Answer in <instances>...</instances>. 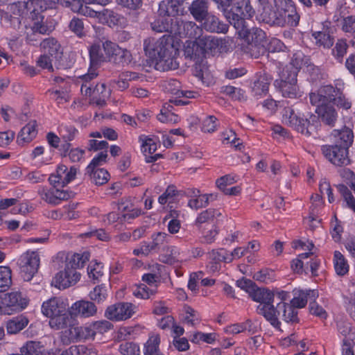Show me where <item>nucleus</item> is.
Masks as SVG:
<instances>
[{
    "label": "nucleus",
    "mask_w": 355,
    "mask_h": 355,
    "mask_svg": "<svg viewBox=\"0 0 355 355\" xmlns=\"http://www.w3.org/2000/svg\"><path fill=\"white\" fill-rule=\"evenodd\" d=\"M80 273L65 267L64 271H60L55 275L52 280V285L59 289H64L75 284L80 279Z\"/></svg>",
    "instance_id": "obj_16"
},
{
    "label": "nucleus",
    "mask_w": 355,
    "mask_h": 355,
    "mask_svg": "<svg viewBox=\"0 0 355 355\" xmlns=\"http://www.w3.org/2000/svg\"><path fill=\"white\" fill-rule=\"evenodd\" d=\"M69 312L72 317L89 318L96 313L97 308L92 302L79 300L72 304Z\"/></svg>",
    "instance_id": "obj_20"
},
{
    "label": "nucleus",
    "mask_w": 355,
    "mask_h": 355,
    "mask_svg": "<svg viewBox=\"0 0 355 355\" xmlns=\"http://www.w3.org/2000/svg\"><path fill=\"white\" fill-rule=\"evenodd\" d=\"M278 10H274L271 6L263 7L260 13L261 20L270 26H284L286 24V20Z\"/></svg>",
    "instance_id": "obj_23"
},
{
    "label": "nucleus",
    "mask_w": 355,
    "mask_h": 355,
    "mask_svg": "<svg viewBox=\"0 0 355 355\" xmlns=\"http://www.w3.org/2000/svg\"><path fill=\"white\" fill-rule=\"evenodd\" d=\"M342 30L345 33H355V15L344 17L340 22Z\"/></svg>",
    "instance_id": "obj_62"
},
{
    "label": "nucleus",
    "mask_w": 355,
    "mask_h": 355,
    "mask_svg": "<svg viewBox=\"0 0 355 355\" xmlns=\"http://www.w3.org/2000/svg\"><path fill=\"white\" fill-rule=\"evenodd\" d=\"M333 29L331 22L325 21L322 24L321 31L313 32L312 37L315 40V44L324 49H330L334 43Z\"/></svg>",
    "instance_id": "obj_15"
},
{
    "label": "nucleus",
    "mask_w": 355,
    "mask_h": 355,
    "mask_svg": "<svg viewBox=\"0 0 355 355\" xmlns=\"http://www.w3.org/2000/svg\"><path fill=\"white\" fill-rule=\"evenodd\" d=\"M261 306L259 310V315H263L265 319L275 329L281 331V322L279 318L286 323L296 324L300 322L298 311L285 302H280L275 306L272 304L270 308L266 309Z\"/></svg>",
    "instance_id": "obj_2"
},
{
    "label": "nucleus",
    "mask_w": 355,
    "mask_h": 355,
    "mask_svg": "<svg viewBox=\"0 0 355 355\" xmlns=\"http://www.w3.org/2000/svg\"><path fill=\"white\" fill-rule=\"evenodd\" d=\"M96 17L101 21L108 23H115L119 20V15L117 13L112 10L103 9L101 11L96 12Z\"/></svg>",
    "instance_id": "obj_56"
},
{
    "label": "nucleus",
    "mask_w": 355,
    "mask_h": 355,
    "mask_svg": "<svg viewBox=\"0 0 355 355\" xmlns=\"http://www.w3.org/2000/svg\"><path fill=\"white\" fill-rule=\"evenodd\" d=\"M318 293L315 290H306L305 291H301L298 296L293 297L291 301V306H293L295 309L304 308L308 300H315L318 297Z\"/></svg>",
    "instance_id": "obj_32"
},
{
    "label": "nucleus",
    "mask_w": 355,
    "mask_h": 355,
    "mask_svg": "<svg viewBox=\"0 0 355 355\" xmlns=\"http://www.w3.org/2000/svg\"><path fill=\"white\" fill-rule=\"evenodd\" d=\"M97 70L89 67L86 74L79 76V83H81L80 92L84 96H90L92 87L94 86L92 80L98 76Z\"/></svg>",
    "instance_id": "obj_30"
},
{
    "label": "nucleus",
    "mask_w": 355,
    "mask_h": 355,
    "mask_svg": "<svg viewBox=\"0 0 355 355\" xmlns=\"http://www.w3.org/2000/svg\"><path fill=\"white\" fill-rule=\"evenodd\" d=\"M37 193L41 199L48 204L55 205L54 189H48L46 187H40Z\"/></svg>",
    "instance_id": "obj_58"
},
{
    "label": "nucleus",
    "mask_w": 355,
    "mask_h": 355,
    "mask_svg": "<svg viewBox=\"0 0 355 355\" xmlns=\"http://www.w3.org/2000/svg\"><path fill=\"white\" fill-rule=\"evenodd\" d=\"M321 150L324 157L336 166H347L350 162L346 147L338 144L325 145L322 146Z\"/></svg>",
    "instance_id": "obj_12"
},
{
    "label": "nucleus",
    "mask_w": 355,
    "mask_h": 355,
    "mask_svg": "<svg viewBox=\"0 0 355 355\" xmlns=\"http://www.w3.org/2000/svg\"><path fill=\"white\" fill-rule=\"evenodd\" d=\"M94 335L97 333L104 334L113 328V324L107 320H98L92 322Z\"/></svg>",
    "instance_id": "obj_59"
},
{
    "label": "nucleus",
    "mask_w": 355,
    "mask_h": 355,
    "mask_svg": "<svg viewBox=\"0 0 355 355\" xmlns=\"http://www.w3.org/2000/svg\"><path fill=\"white\" fill-rule=\"evenodd\" d=\"M159 260L164 263L173 264L176 261L178 251L175 247L166 245L165 249H162Z\"/></svg>",
    "instance_id": "obj_46"
},
{
    "label": "nucleus",
    "mask_w": 355,
    "mask_h": 355,
    "mask_svg": "<svg viewBox=\"0 0 355 355\" xmlns=\"http://www.w3.org/2000/svg\"><path fill=\"white\" fill-rule=\"evenodd\" d=\"M175 26L177 31L174 34L180 37L194 38L197 40L202 35V28L193 21H178V19H175Z\"/></svg>",
    "instance_id": "obj_17"
},
{
    "label": "nucleus",
    "mask_w": 355,
    "mask_h": 355,
    "mask_svg": "<svg viewBox=\"0 0 355 355\" xmlns=\"http://www.w3.org/2000/svg\"><path fill=\"white\" fill-rule=\"evenodd\" d=\"M111 91L107 88L105 83H96L92 87L91 95L92 101L96 105L103 107L106 105V100L110 98Z\"/></svg>",
    "instance_id": "obj_25"
},
{
    "label": "nucleus",
    "mask_w": 355,
    "mask_h": 355,
    "mask_svg": "<svg viewBox=\"0 0 355 355\" xmlns=\"http://www.w3.org/2000/svg\"><path fill=\"white\" fill-rule=\"evenodd\" d=\"M19 355H47L44 346L40 341L28 340L21 348Z\"/></svg>",
    "instance_id": "obj_36"
},
{
    "label": "nucleus",
    "mask_w": 355,
    "mask_h": 355,
    "mask_svg": "<svg viewBox=\"0 0 355 355\" xmlns=\"http://www.w3.org/2000/svg\"><path fill=\"white\" fill-rule=\"evenodd\" d=\"M64 333L72 341L94 339L95 336L92 323L81 327L70 326Z\"/></svg>",
    "instance_id": "obj_21"
},
{
    "label": "nucleus",
    "mask_w": 355,
    "mask_h": 355,
    "mask_svg": "<svg viewBox=\"0 0 355 355\" xmlns=\"http://www.w3.org/2000/svg\"><path fill=\"white\" fill-rule=\"evenodd\" d=\"M310 102L313 105L316 106V108L320 106L326 105L328 103L324 98V94L321 93V87L317 92H311L309 94Z\"/></svg>",
    "instance_id": "obj_60"
},
{
    "label": "nucleus",
    "mask_w": 355,
    "mask_h": 355,
    "mask_svg": "<svg viewBox=\"0 0 355 355\" xmlns=\"http://www.w3.org/2000/svg\"><path fill=\"white\" fill-rule=\"evenodd\" d=\"M89 67L97 70L102 62L105 60L99 46L93 45L89 49Z\"/></svg>",
    "instance_id": "obj_42"
},
{
    "label": "nucleus",
    "mask_w": 355,
    "mask_h": 355,
    "mask_svg": "<svg viewBox=\"0 0 355 355\" xmlns=\"http://www.w3.org/2000/svg\"><path fill=\"white\" fill-rule=\"evenodd\" d=\"M293 62L294 60H292V64L295 66V69L291 66H286L283 69L280 78L274 82L275 87L286 98H295L300 96L299 87L297 85V74L296 71V69L300 67L298 62L296 64Z\"/></svg>",
    "instance_id": "obj_5"
},
{
    "label": "nucleus",
    "mask_w": 355,
    "mask_h": 355,
    "mask_svg": "<svg viewBox=\"0 0 355 355\" xmlns=\"http://www.w3.org/2000/svg\"><path fill=\"white\" fill-rule=\"evenodd\" d=\"M209 205V196L207 194L200 195L195 198H191L188 202V206L193 209H198L205 207Z\"/></svg>",
    "instance_id": "obj_52"
},
{
    "label": "nucleus",
    "mask_w": 355,
    "mask_h": 355,
    "mask_svg": "<svg viewBox=\"0 0 355 355\" xmlns=\"http://www.w3.org/2000/svg\"><path fill=\"white\" fill-rule=\"evenodd\" d=\"M59 172L62 175V184L67 185L75 178L77 170L75 167H71L70 169L67 171V168L62 165L59 166Z\"/></svg>",
    "instance_id": "obj_57"
},
{
    "label": "nucleus",
    "mask_w": 355,
    "mask_h": 355,
    "mask_svg": "<svg viewBox=\"0 0 355 355\" xmlns=\"http://www.w3.org/2000/svg\"><path fill=\"white\" fill-rule=\"evenodd\" d=\"M315 112L318 114V120L320 118L326 125L334 126L337 119V112L332 105L327 104L320 106V107L316 108Z\"/></svg>",
    "instance_id": "obj_27"
},
{
    "label": "nucleus",
    "mask_w": 355,
    "mask_h": 355,
    "mask_svg": "<svg viewBox=\"0 0 355 355\" xmlns=\"http://www.w3.org/2000/svg\"><path fill=\"white\" fill-rule=\"evenodd\" d=\"M69 28L70 31L79 37H82L85 35L84 32V23L81 19L77 17L72 18L69 23Z\"/></svg>",
    "instance_id": "obj_55"
},
{
    "label": "nucleus",
    "mask_w": 355,
    "mask_h": 355,
    "mask_svg": "<svg viewBox=\"0 0 355 355\" xmlns=\"http://www.w3.org/2000/svg\"><path fill=\"white\" fill-rule=\"evenodd\" d=\"M119 351L123 355H139L140 349L138 345L132 342H127L120 345Z\"/></svg>",
    "instance_id": "obj_53"
},
{
    "label": "nucleus",
    "mask_w": 355,
    "mask_h": 355,
    "mask_svg": "<svg viewBox=\"0 0 355 355\" xmlns=\"http://www.w3.org/2000/svg\"><path fill=\"white\" fill-rule=\"evenodd\" d=\"M284 119L286 125L306 137L316 133L319 125L316 115L310 114L309 118L301 117L292 109L286 110Z\"/></svg>",
    "instance_id": "obj_6"
},
{
    "label": "nucleus",
    "mask_w": 355,
    "mask_h": 355,
    "mask_svg": "<svg viewBox=\"0 0 355 355\" xmlns=\"http://www.w3.org/2000/svg\"><path fill=\"white\" fill-rule=\"evenodd\" d=\"M180 3L176 0H163L159 4L158 14L162 17H176L180 13Z\"/></svg>",
    "instance_id": "obj_26"
},
{
    "label": "nucleus",
    "mask_w": 355,
    "mask_h": 355,
    "mask_svg": "<svg viewBox=\"0 0 355 355\" xmlns=\"http://www.w3.org/2000/svg\"><path fill=\"white\" fill-rule=\"evenodd\" d=\"M77 133V129L72 125H64L60 129L61 137L64 141H73Z\"/></svg>",
    "instance_id": "obj_61"
},
{
    "label": "nucleus",
    "mask_w": 355,
    "mask_h": 355,
    "mask_svg": "<svg viewBox=\"0 0 355 355\" xmlns=\"http://www.w3.org/2000/svg\"><path fill=\"white\" fill-rule=\"evenodd\" d=\"M92 171H88L86 168V173L90 177L93 183L96 185H103L107 182L110 178L109 173L103 168H92Z\"/></svg>",
    "instance_id": "obj_39"
},
{
    "label": "nucleus",
    "mask_w": 355,
    "mask_h": 355,
    "mask_svg": "<svg viewBox=\"0 0 355 355\" xmlns=\"http://www.w3.org/2000/svg\"><path fill=\"white\" fill-rule=\"evenodd\" d=\"M89 259V253L87 252L83 254L76 253L67 259L65 267L69 270H75L83 268Z\"/></svg>",
    "instance_id": "obj_37"
},
{
    "label": "nucleus",
    "mask_w": 355,
    "mask_h": 355,
    "mask_svg": "<svg viewBox=\"0 0 355 355\" xmlns=\"http://www.w3.org/2000/svg\"><path fill=\"white\" fill-rule=\"evenodd\" d=\"M254 14L255 10L250 0H237L229 12L225 13V17L236 29H243L245 19H251Z\"/></svg>",
    "instance_id": "obj_7"
},
{
    "label": "nucleus",
    "mask_w": 355,
    "mask_h": 355,
    "mask_svg": "<svg viewBox=\"0 0 355 355\" xmlns=\"http://www.w3.org/2000/svg\"><path fill=\"white\" fill-rule=\"evenodd\" d=\"M152 241L150 243H144L141 245V252L144 254H148L151 252H159L162 249H165L166 245L168 244V239L170 236L164 232H157L151 236Z\"/></svg>",
    "instance_id": "obj_22"
},
{
    "label": "nucleus",
    "mask_w": 355,
    "mask_h": 355,
    "mask_svg": "<svg viewBox=\"0 0 355 355\" xmlns=\"http://www.w3.org/2000/svg\"><path fill=\"white\" fill-rule=\"evenodd\" d=\"M332 135L334 137V144H338L346 148H349L352 144L354 135L351 129L344 128L342 130H334Z\"/></svg>",
    "instance_id": "obj_29"
},
{
    "label": "nucleus",
    "mask_w": 355,
    "mask_h": 355,
    "mask_svg": "<svg viewBox=\"0 0 355 355\" xmlns=\"http://www.w3.org/2000/svg\"><path fill=\"white\" fill-rule=\"evenodd\" d=\"M272 275L273 271L266 268L255 272L253 275V278L256 281L268 284L272 281Z\"/></svg>",
    "instance_id": "obj_63"
},
{
    "label": "nucleus",
    "mask_w": 355,
    "mask_h": 355,
    "mask_svg": "<svg viewBox=\"0 0 355 355\" xmlns=\"http://www.w3.org/2000/svg\"><path fill=\"white\" fill-rule=\"evenodd\" d=\"M11 284V270L6 266H0V293L6 291Z\"/></svg>",
    "instance_id": "obj_49"
},
{
    "label": "nucleus",
    "mask_w": 355,
    "mask_h": 355,
    "mask_svg": "<svg viewBox=\"0 0 355 355\" xmlns=\"http://www.w3.org/2000/svg\"><path fill=\"white\" fill-rule=\"evenodd\" d=\"M28 324V320L24 315H19L8 320L6 324L7 332L15 334L24 329Z\"/></svg>",
    "instance_id": "obj_38"
},
{
    "label": "nucleus",
    "mask_w": 355,
    "mask_h": 355,
    "mask_svg": "<svg viewBox=\"0 0 355 355\" xmlns=\"http://www.w3.org/2000/svg\"><path fill=\"white\" fill-rule=\"evenodd\" d=\"M222 40L216 38L214 36H202V35L197 40V46L200 47L202 55L214 54L217 51Z\"/></svg>",
    "instance_id": "obj_24"
},
{
    "label": "nucleus",
    "mask_w": 355,
    "mask_h": 355,
    "mask_svg": "<svg viewBox=\"0 0 355 355\" xmlns=\"http://www.w3.org/2000/svg\"><path fill=\"white\" fill-rule=\"evenodd\" d=\"M40 48L44 54L57 59L62 53L61 46L53 37L46 38L40 43Z\"/></svg>",
    "instance_id": "obj_31"
},
{
    "label": "nucleus",
    "mask_w": 355,
    "mask_h": 355,
    "mask_svg": "<svg viewBox=\"0 0 355 355\" xmlns=\"http://www.w3.org/2000/svg\"><path fill=\"white\" fill-rule=\"evenodd\" d=\"M348 44L345 40H338L332 49V55L340 63H343V58L347 52Z\"/></svg>",
    "instance_id": "obj_48"
},
{
    "label": "nucleus",
    "mask_w": 355,
    "mask_h": 355,
    "mask_svg": "<svg viewBox=\"0 0 355 355\" xmlns=\"http://www.w3.org/2000/svg\"><path fill=\"white\" fill-rule=\"evenodd\" d=\"M103 50L110 62L122 66L129 64L132 60L130 51L121 48L117 44L107 40L103 43Z\"/></svg>",
    "instance_id": "obj_10"
},
{
    "label": "nucleus",
    "mask_w": 355,
    "mask_h": 355,
    "mask_svg": "<svg viewBox=\"0 0 355 355\" xmlns=\"http://www.w3.org/2000/svg\"><path fill=\"white\" fill-rule=\"evenodd\" d=\"M36 126V121H32L23 127L17 136L18 144L23 146L31 142L37 135Z\"/></svg>",
    "instance_id": "obj_28"
},
{
    "label": "nucleus",
    "mask_w": 355,
    "mask_h": 355,
    "mask_svg": "<svg viewBox=\"0 0 355 355\" xmlns=\"http://www.w3.org/2000/svg\"><path fill=\"white\" fill-rule=\"evenodd\" d=\"M217 119L212 115L207 116L202 121V130L205 132H213L216 130Z\"/></svg>",
    "instance_id": "obj_64"
},
{
    "label": "nucleus",
    "mask_w": 355,
    "mask_h": 355,
    "mask_svg": "<svg viewBox=\"0 0 355 355\" xmlns=\"http://www.w3.org/2000/svg\"><path fill=\"white\" fill-rule=\"evenodd\" d=\"M89 297L92 301L100 303L103 302L107 297V291L103 285L96 286L93 291L89 293Z\"/></svg>",
    "instance_id": "obj_54"
},
{
    "label": "nucleus",
    "mask_w": 355,
    "mask_h": 355,
    "mask_svg": "<svg viewBox=\"0 0 355 355\" xmlns=\"http://www.w3.org/2000/svg\"><path fill=\"white\" fill-rule=\"evenodd\" d=\"M340 89H344V83L338 80L335 83V86L327 85L321 87V93L324 94L327 103H333Z\"/></svg>",
    "instance_id": "obj_40"
},
{
    "label": "nucleus",
    "mask_w": 355,
    "mask_h": 355,
    "mask_svg": "<svg viewBox=\"0 0 355 355\" xmlns=\"http://www.w3.org/2000/svg\"><path fill=\"white\" fill-rule=\"evenodd\" d=\"M249 295L252 300L260 303L257 307L258 314H259V309L263 305L266 309L270 308L274 300V294L272 292L267 288H259L256 284H254V288L250 290Z\"/></svg>",
    "instance_id": "obj_19"
},
{
    "label": "nucleus",
    "mask_w": 355,
    "mask_h": 355,
    "mask_svg": "<svg viewBox=\"0 0 355 355\" xmlns=\"http://www.w3.org/2000/svg\"><path fill=\"white\" fill-rule=\"evenodd\" d=\"M334 264L336 272L339 276H344L349 271V264L344 255L339 251H335Z\"/></svg>",
    "instance_id": "obj_41"
},
{
    "label": "nucleus",
    "mask_w": 355,
    "mask_h": 355,
    "mask_svg": "<svg viewBox=\"0 0 355 355\" xmlns=\"http://www.w3.org/2000/svg\"><path fill=\"white\" fill-rule=\"evenodd\" d=\"M160 338L159 335H153L144 345V355H162L159 352Z\"/></svg>",
    "instance_id": "obj_43"
},
{
    "label": "nucleus",
    "mask_w": 355,
    "mask_h": 355,
    "mask_svg": "<svg viewBox=\"0 0 355 355\" xmlns=\"http://www.w3.org/2000/svg\"><path fill=\"white\" fill-rule=\"evenodd\" d=\"M184 311L185 315H184L182 320L184 324L193 327L200 323V315L193 308L189 306H185L184 307Z\"/></svg>",
    "instance_id": "obj_47"
},
{
    "label": "nucleus",
    "mask_w": 355,
    "mask_h": 355,
    "mask_svg": "<svg viewBox=\"0 0 355 355\" xmlns=\"http://www.w3.org/2000/svg\"><path fill=\"white\" fill-rule=\"evenodd\" d=\"M173 23H175V19H171V23L167 19H165V21L158 19L151 23V28L157 33L168 32L174 33L177 30Z\"/></svg>",
    "instance_id": "obj_44"
},
{
    "label": "nucleus",
    "mask_w": 355,
    "mask_h": 355,
    "mask_svg": "<svg viewBox=\"0 0 355 355\" xmlns=\"http://www.w3.org/2000/svg\"><path fill=\"white\" fill-rule=\"evenodd\" d=\"M222 216L220 209L209 208L201 211L196 217L194 225L197 230H203V226L217 225L218 218Z\"/></svg>",
    "instance_id": "obj_18"
},
{
    "label": "nucleus",
    "mask_w": 355,
    "mask_h": 355,
    "mask_svg": "<svg viewBox=\"0 0 355 355\" xmlns=\"http://www.w3.org/2000/svg\"><path fill=\"white\" fill-rule=\"evenodd\" d=\"M203 27L205 30L213 33H226L228 31L229 26L220 21L218 17L214 15H207L203 19Z\"/></svg>",
    "instance_id": "obj_33"
},
{
    "label": "nucleus",
    "mask_w": 355,
    "mask_h": 355,
    "mask_svg": "<svg viewBox=\"0 0 355 355\" xmlns=\"http://www.w3.org/2000/svg\"><path fill=\"white\" fill-rule=\"evenodd\" d=\"M189 10L196 21H202L209 14L208 3L205 0H194Z\"/></svg>",
    "instance_id": "obj_35"
},
{
    "label": "nucleus",
    "mask_w": 355,
    "mask_h": 355,
    "mask_svg": "<svg viewBox=\"0 0 355 355\" xmlns=\"http://www.w3.org/2000/svg\"><path fill=\"white\" fill-rule=\"evenodd\" d=\"M198 230L202 234V236L205 242L207 243H213L215 241V239L219 232V230L217 225L203 226V230Z\"/></svg>",
    "instance_id": "obj_51"
},
{
    "label": "nucleus",
    "mask_w": 355,
    "mask_h": 355,
    "mask_svg": "<svg viewBox=\"0 0 355 355\" xmlns=\"http://www.w3.org/2000/svg\"><path fill=\"white\" fill-rule=\"evenodd\" d=\"M28 300L22 296L21 292L13 291L0 297V314H12L24 309Z\"/></svg>",
    "instance_id": "obj_8"
},
{
    "label": "nucleus",
    "mask_w": 355,
    "mask_h": 355,
    "mask_svg": "<svg viewBox=\"0 0 355 355\" xmlns=\"http://www.w3.org/2000/svg\"><path fill=\"white\" fill-rule=\"evenodd\" d=\"M272 78L266 73L260 74L254 81L252 92L254 96L266 95L268 92Z\"/></svg>",
    "instance_id": "obj_34"
},
{
    "label": "nucleus",
    "mask_w": 355,
    "mask_h": 355,
    "mask_svg": "<svg viewBox=\"0 0 355 355\" xmlns=\"http://www.w3.org/2000/svg\"><path fill=\"white\" fill-rule=\"evenodd\" d=\"M87 274L89 279L94 281H99L103 275V266L101 263L92 261L87 267Z\"/></svg>",
    "instance_id": "obj_50"
},
{
    "label": "nucleus",
    "mask_w": 355,
    "mask_h": 355,
    "mask_svg": "<svg viewBox=\"0 0 355 355\" xmlns=\"http://www.w3.org/2000/svg\"><path fill=\"white\" fill-rule=\"evenodd\" d=\"M275 9L282 14L286 23L291 26H297L300 21V15L297 12L292 0H274Z\"/></svg>",
    "instance_id": "obj_13"
},
{
    "label": "nucleus",
    "mask_w": 355,
    "mask_h": 355,
    "mask_svg": "<svg viewBox=\"0 0 355 355\" xmlns=\"http://www.w3.org/2000/svg\"><path fill=\"white\" fill-rule=\"evenodd\" d=\"M157 44L155 68L161 71L178 69L179 64L175 55H177L178 49L174 46L173 37L170 35H164Z\"/></svg>",
    "instance_id": "obj_1"
},
{
    "label": "nucleus",
    "mask_w": 355,
    "mask_h": 355,
    "mask_svg": "<svg viewBox=\"0 0 355 355\" xmlns=\"http://www.w3.org/2000/svg\"><path fill=\"white\" fill-rule=\"evenodd\" d=\"M134 313L132 304L119 302L108 306L105 310V316L109 320L119 321L131 318Z\"/></svg>",
    "instance_id": "obj_14"
},
{
    "label": "nucleus",
    "mask_w": 355,
    "mask_h": 355,
    "mask_svg": "<svg viewBox=\"0 0 355 355\" xmlns=\"http://www.w3.org/2000/svg\"><path fill=\"white\" fill-rule=\"evenodd\" d=\"M184 55L186 58L196 60V62L205 55H202L200 51V47L197 46L196 42H187L184 49Z\"/></svg>",
    "instance_id": "obj_45"
},
{
    "label": "nucleus",
    "mask_w": 355,
    "mask_h": 355,
    "mask_svg": "<svg viewBox=\"0 0 355 355\" xmlns=\"http://www.w3.org/2000/svg\"><path fill=\"white\" fill-rule=\"evenodd\" d=\"M246 44L243 46L244 52L252 58H258L266 52L267 37L261 28L253 27L237 29Z\"/></svg>",
    "instance_id": "obj_3"
},
{
    "label": "nucleus",
    "mask_w": 355,
    "mask_h": 355,
    "mask_svg": "<svg viewBox=\"0 0 355 355\" xmlns=\"http://www.w3.org/2000/svg\"><path fill=\"white\" fill-rule=\"evenodd\" d=\"M42 312L50 318L49 325L52 329L58 330L67 327L69 318L67 314L66 304L62 300L52 297L44 302Z\"/></svg>",
    "instance_id": "obj_4"
},
{
    "label": "nucleus",
    "mask_w": 355,
    "mask_h": 355,
    "mask_svg": "<svg viewBox=\"0 0 355 355\" xmlns=\"http://www.w3.org/2000/svg\"><path fill=\"white\" fill-rule=\"evenodd\" d=\"M40 256L37 252L27 251L18 260L21 275L24 281H31L37 272L40 266Z\"/></svg>",
    "instance_id": "obj_9"
},
{
    "label": "nucleus",
    "mask_w": 355,
    "mask_h": 355,
    "mask_svg": "<svg viewBox=\"0 0 355 355\" xmlns=\"http://www.w3.org/2000/svg\"><path fill=\"white\" fill-rule=\"evenodd\" d=\"M32 24L31 26V33H27L26 39L29 42L37 41L35 37L37 34L49 35L54 29L55 25L51 20L45 19L42 13H31Z\"/></svg>",
    "instance_id": "obj_11"
}]
</instances>
